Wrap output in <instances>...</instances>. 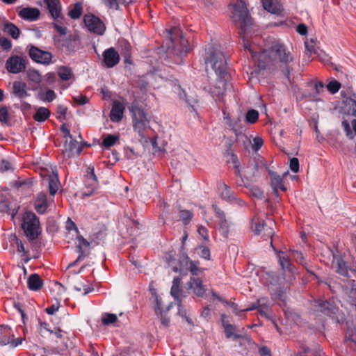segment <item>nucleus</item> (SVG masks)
<instances>
[{
    "label": "nucleus",
    "instance_id": "nucleus-1",
    "mask_svg": "<svg viewBox=\"0 0 356 356\" xmlns=\"http://www.w3.org/2000/svg\"><path fill=\"white\" fill-rule=\"evenodd\" d=\"M245 50H248L252 58L258 63V66L264 68L267 65L289 70V65L293 62L294 58L290 50L280 41H274L268 49H265L259 54L254 46L249 44L244 45Z\"/></svg>",
    "mask_w": 356,
    "mask_h": 356
},
{
    "label": "nucleus",
    "instance_id": "nucleus-25",
    "mask_svg": "<svg viewBox=\"0 0 356 356\" xmlns=\"http://www.w3.org/2000/svg\"><path fill=\"white\" fill-rule=\"evenodd\" d=\"M50 115V111L45 107H39L36 109L35 113L33 115V118L37 122H44Z\"/></svg>",
    "mask_w": 356,
    "mask_h": 356
},
{
    "label": "nucleus",
    "instance_id": "nucleus-16",
    "mask_svg": "<svg viewBox=\"0 0 356 356\" xmlns=\"http://www.w3.org/2000/svg\"><path fill=\"white\" fill-rule=\"evenodd\" d=\"M265 10L274 14H278L283 10L282 6L277 0H261Z\"/></svg>",
    "mask_w": 356,
    "mask_h": 356
},
{
    "label": "nucleus",
    "instance_id": "nucleus-56",
    "mask_svg": "<svg viewBox=\"0 0 356 356\" xmlns=\"http://www.w3.org/2000/svg\"><path fill=\"white\" fill-rule=\"evenodd\" d=\"M197 232H198L199 234L201 235L204 239H205V240L209 239V234H208V230L207 229V228H205L203 226H200L198 227Z\"/></svg>",
    "mask_w": 356,
    "mask_h": 356
},
{
    "label": "nucleus",
    "instance_id": "nucleus-22",
    "mask_svg": "<svg viewBox=\"0 0 356 356\" xmlns=\"http://www.w3.org/2000/svg\"><path fill=\"white\" fill-rule=\"evenodd\" d=\"M26 84L22 81H15L13 85V92L19 98H24L28 96L26 90Z\"/></svg>",
    "mask_w": 356,
    "mask_h": 356
},
{
    "label": "nucleus",
    "instance_id": "nucleus-51",
    "mask_svg": "<svg viewBox=\"0 0 356 356\" xmlns=\"http://www.w3.org/2000/svg\"><path fill=\"white\" fill-rule=\"evenodd\" d=\"M73 99L76 103H77L79 105L86 104L88 101V98L82 95H78L76 96H74L73 97Z\"/></svg>",
    "mask_w": 356,
    "mask_h": 356
},
{
    "label": "nucleus",
    "instance_id": "nucleus-27",
    "mask_svg": "<svg viewBox=\"0 0 356 356\" xmlns=\"http://www.w3.org/2000/svg\"><path fill=\"white\" fill-rule=\"evenodd\" d=\"M26 76L29 81L35 84H40L42 81V76L40 73L33 68H29L27 70Z\"/></svg>",
    "mask_w": 356,
    "mask_h": 356
},
{
    "label": "nucleus",
    "instance_id": "nucleus-2",
    "mask_svg": "<svg viewBox=\"0 0 356 356\" xmlns=\"http://www.w3.org/2000/svg\"><path fill=\"white\" fill-rule=\"evenodd\" d=\"M205 61L206 64H211V67L218 76L219 83L224 87L225 83L223 80L226 79L227 76L225 56L220 49L211 47L206 50Z\"/></svg>",
    "mask_w": 356,
    "mask_h": 356
},
{
    "label": "nucleus",
    "instance_id": "nucleus-14",
    "mask_svg": "<svg viewBox=\"0 0 356 356\" xmlns=\"http://www.w3.org/2000/svg\"><path fill=\"white\" fill-rule=\"evenodd\" d=\"M124 108V105L122 103L118 101L114 102L110 113L111 120L120 122L123 117Z\"/></svg>",
    "mask_w": 356,
    "mask_h": 356
},
{
    "label": "nucleus",
    "instance_id": "nucleus-48",
    "mask_svg": "<svg viewBox=\"0 0 356 356\" xmlns=\"http://www.w3.org/2000/svg\"><path fill=\"white\" fill-rule=\"evenodd\" d=\"M199 263L197 261H191L190 262L189 269L193 275H197L201 272V269L198 267Z\"/></svg>",
    "mask_w": 356,
    "mask_h": 356
},
{
    "label": "nucleus",
    "instance_id": "nucleus-57",
    "mask_svg": "<svg viewBox=\"0 0 356 356\" xmlns=\"http://www.w3.org/2000/svg\"><path fill=\"white\" fill-rule=\"evenodd\" d=\"M305 48L307 50V54H312V53L315 52L314 44L312 41H311V42L306 41L305 42Z\"/></svg>",
    "mask_w": 356,
    "mask_h": 356
},
{
    "label": "nucleus",
    "instance_id": "nucleus-37",
    "mask_svg": "<svg viewBox=\"0 0 356 356\" xmlns=\"http://www.w3.org/2000/svg\"><path fill=\"white\" fill-rule=\"evenodd\" d=\"M259 118V113L256 110H250L245 116V120L247 122L253 124L257 122Z\"/></svg>",
    "mask_w": 356,
    "mask_h": 356
},
{
    "label": "nucleus",
    "instance_id": "nucleus-35",
    "mask_svg": "<svg viewBox=\"0 0 356 356\" xmlns=\"http://www.w3.org/2000/svg\"><path fill=\"white\" fill-rule=\"evenodd\" d=\"M181 283V279L179 277H175L172 282V286L171 288V295L175 298L179 299L180 295L179 286Z\"/></svg>",
    "mask_w": 356,
    "mask_h": 356
},
{
    "label": "nucleus",
    "instance_id": "nucleus-7",
    "mask_svg": "<svg viewBox=\"0 0 356 356\" xmlns=\"http://www.w3.org/2000/svg\"><path fill=\"white\" fill-rule=\"evenodd\" d=\"M83 21L86 26L90 32L97 35H102L104 33L106 27L99 18L92 15H86L84 16Z\"/></svg>",
    "mask_w": 356,
    "mask_h": 356
},
{
    "label": "nucleus",
    "instance_id": "nucleus-39",
    "mask_svg": "<svg viewBox=\"0 0 356 356\" xmlns=\"http://www.w3.org/2000/svg\"><path fill=\"white\" fill-rule=\"evenodd\" d=\"M340 88L341 83L336 80H332L330 81L329 83L327 85V90L332 94H335L336 92H337Z\"/></svg>",
    "mask_w": 356,
    "mask_h": 356
},
{
    "label": "nucleus",
    "instance_id": "nucleus-6",
    "mask_svg": "<svg viewBox=\"0 0 356 356\" xmlns=\"http://www.w3.org/2000/svg\"><path fill=\"white\" fill-rule=\"evenodd\" d=\"M24 337H18L15 339V335L12 329L8 325H0V345H10L15 348L22 343Z\"/></svg>",
    "mask_w": 356,
    "mask_h": 356
},
{
    "label": "nucleus",
    "instance_id": "nucleus-62",
    "mask_svg": "<svg viewBox=\"0 0 356 356\" xmlns=\"http://www.w3.org/2000/svg\"><path fill=\"white\" fill-rule=\"evenodd\" d=\"M252 193L256 197L261 198L263 195V192L258 188L253 187L252 188Z\"/></svg>",
    "mask_w": 356,
    "mask_h": 356
},
{
    "label": "nucleus",
    "instance_id": "nucleus-3",
    "mask_svg": "<svg viewBox=\"0 0 356 356\" xmlns=\"http://www.w3.org/2000/svg\"><path fill=\"white\" fill-rule=\"evenodd\" d=\"M130 111L131 113L132 124L134 131L141 138H145L150 128L149 118L143 108L135 107L131 108Z\"/></svg>",
    "mask_w": 356,
    "mask_h": 356
},
{
    "label": "nucleus",
    "instance_id": "nucleus-36",
    "mask_svg": "<svg viewBox=\"0 0 356 356\" xmlns=\"http://www.w3.org/2000/svg\"><path fill=\"white\" fill-rule=\"evenodd\" d=\"M222 325L225 329V336L227 338L230 337H234L235 339L239 338L240 335L236 334L234 333L235 332V327L231 324H229L228 323L222 321Z\"/></svg>",
    "mask_w": 356,
    "mask_h": 356
},
{
    "label": "nucleus",
    "instance_id": "nucleus-26",
    "mask_svg": "<svg viewBox=\"0 0 356 356\" xmlns=\"http://www.w3.org/2000/svg\"><path fill=\"white\" fill-rule=\"evenodd\" d=\"M102 323L104 325H119V320L116 314L104 313L102 316Z\"/></svg>",
    "mask_w": 356,
    "mask_h": 356
},
{
    "label": "nucleus",
    "instance_id": "nucleus-52",
    "mask_svg": "<svg viewBox=\"0 0 356 356\" xmlns=\"http://www.w3.org/2000/svg\"><path fill=\"white\" fill-rule=\"evenodd\" d=\"M40 333L42 335H44L47 332L52 334L53 332L49 329V325L46 323H40L39 327Z\"/></svg>",
    "mask_w": 356,
    "mask_h": 356
},
{
    "label": "nucleus",
    "instance_id": "nucleus-4",
    "mask_svg": "<svg viewBox=\"0 0 356 356\" xmlns=\"http://www.w3.org/2000/svg\"><path fill=\"white\" fill-rule=\"evenodd\" d=\"M21 226L29 239H35L40 233L39 220L33 212L27 211L22 215Z\"/></svg>",
    "mask_w": 356,
    "mask_h": 356
},
{
    "label": "nucleus",
    "instance_id": "nucleus-58",
    "mask_svg": "<svg viewBox=\"0 0 356 356\" xmlns=\"http://www.w3.org/2000/svg\"><path fill=\"white\" fill-rule=\"evenodd\" d=\"M298 33L302 35H305L307 33V27L304 24H300L297 26L296 29Z\"/></svg>",
    "mask_w": 356,
    "mask_h": 356
},
{
    "label": "nucleus",
    "instance_id": "nucleus-9",
    "mask_svg": "<svg viewBox=\"0 0 356 356\" xmlns=\"http://www.w3.org/2000/svg\"><path fill=\"white\" fill-rule=\"evenodd\" d=\"M251 229L258 235H262V237L271 238L273 234V229L267 227L264 220L258 217L253 218L251 224Z\"/></svg>",
    "mask_w": 356,
    "mask_h": 356
},
{
    "label": "nucleus",
    "instance_id": "nucleus-64",
    "mask_svg": "<svg viewBox=\"0 0 356 356\" xmlns=\"http://www.w3.org/2000/svg\"><path fill=\"white\" fill-rule=\"evenodd\" d=\"M261 356H271L270 350L266 347H262L259 349Z\"/></svg>",
    "mask_w": 356,
    "mask_h": 356
},
{
    "label": "nucleus",
    "instance_id": "nucleus-60",
    "mask_svg": "<svg viewBox=\"0 0 356 356\" xmlns=\"http://www.w3.org/2000/svg\"><path fill=\"white\" fill-rule=\"evenodd\" d=\"M57 112L59 114V118H64L67 113V108L63 106H58L57 108Z\"/></svg>",
    "mask_w": 356,
    "mask_h": 356
},
{
    "label": "nucleus",
    "instance_id": "nucleus-54",
    "mask_svg": "<svg viewBox=\"0 0 356 356\" xmlns=\"http://www.w3.org/2000/svg\"><path fill=\"white\" fill-rule=\"evenodd\" d=\"M0 44L5 49H10L12 47L11 42L6 38H0Z\"/></svg>",
    "mask_w": 356,
    "mask_h": 356
},
{
    "label": "nucleus",
    "instance_id": "nucleus-28",
    "mask_svg": "<svg viewBox=\"0 0 356 356\" xmlns=\"http://www.w3.org/2000/svg\"><path fill=\"white\" fill-rule=\"evenodd\" d=\"M9 242L10 245L13 247V248H16L17 251L19 253L25 254V248L22 242L17 237L15 234H12L9 237Z\"/></svg>",
    "mask_w": 356,
    "mask_h": 356
},
{
    "label": "nucleus",
    "instance_id": "nucleus-29",
    "mask_svg": "<svg viewBox=\"0 0 356 356\" xmlns=\"http://www.w3.org/2000/svg\"><path fill=\"white\" fill-rule=\"evenodd\" d=\"M57 73L60 79L63 81L70 80L73 76L71 69L65 66L58 67Z\"/></svg>",
    "mask_w": 356,
    "mask_h": 356
},
{
    "label": "nucleus",
    "instance_id": "nucleus-30",
    "mask_svg": "<svg viewBox=\"0 0 356 356\" xmlns=\"http://www.w3.org/2000/svg\"><path fill=\"white\" fill-rule=\"evenodd\" d=\"M120 138L119 134H108L103 138L102 145L104 147L108 148L113 146Z\"/></svg>",
    "mask_w": 356,
    "mask_h": 356
},
{
    "label": "nucleus",
    "instance_id": "nucleus-21",
    "mask_svg": "<svg viewBox=\"0 0 356 356\" xmlns=\"http://www.w3.org/2000/svg\"><path fill=\"white\" fill-rule=\"evenodd\" d=\"M28 287L32 291H38L43 285L42 280L38 274L31 275L27 280Z\"/></svg>",
    "mask_w": 356,
    "mask_h": 356
},
{
    "label": "nucleus",
    "instance_id": "nucleus-11",
    "mask_svg": "<svg viewBox=\"0 0 356 356\" xmlns=\"http://www.w3.org/2000/svg\"><path fill=\"white\" fill-rule=\"evenodd\" d=\"M82 147L79 142L74 140L72 137L70 139H65L63 153L67 157H74L79 155Z\"/></svg>",
    "mask_w": 356,
    "mask_h": 356
},
{
    "label": "nucleus",
    "instance_id": "nucleus-50",
    "mask_svg": "<svg viewBox=\"0 0 356 356\" xmlns=\"http://www.w3.org/2000/svg\"><path fill=\"white\" fill-rule=\"evenodd\" d=\"M290 168L293 172H298L299 170V161L297 158H293L290 160Z\"/></svg>",
    "mask_w": 356,
    "mask_h": 356
},
{
    "label": "nucleus",
    "instance_id": "nucleus-61",
    "mask_svg": "<svg viewBox=\"0 0 356 356\" xmlns=\"http://www.w3.org/2000/svg\"><path fill=\"white\" fill-rule=\"evenodd\" d=\"M180 33V29L177 27H173L172 29H171L170 31H169V33L168 34L170 35V39L172 40V41L173 40V38L172 37L174 35H179Z\"/></svg>",
    "mask_w": 356,
    "mask_h": 356
},
{
    "label": "nucleus",
    "instance_id": "nucleus-47",
    "mask_svg": "<svg viewBox=\"0 0 356 356\" xmlns=\"http://www.w3.org/2000/svg\"><path fill=\"white\" fill-rule=\"evenodd\" d=\"M13 168L12 163L8 160H1L0 161V171L6 172Z\"/></svg>",
    "mask_w": 356,
    "mask_h": 356
},
{
    "label": "nucleus",
    "instance_id": "nucleus-59",
    "mask_svg": "<svg viewBox=\"0 0 356 356\" xmlns=\"http://www.w3.org/2000/svg\"><path fill=\"white\" fill-rule=\"evenodd\" d=\"M291 256L298 262H302L303 260V255L300 252L293 251Z\"/></svg>",
    "mask_w": 356,
    "mask_h": 356
},
{
    "label": "nucleus",
    "instance_id": "nucleus-63",
    "mask_svg": "<svg viewBox=\"0 0 356 356\" xmlns=\"http://www.w3.org/2000/svg\"><path fill=\"white\" fill-rule=\"evenodd\" d=\"M54 27L59 33H60L62 35H65L67 33V28L66 27L60 26L57 24H54Z\"/></svg>",
    "mask_w": 356,
    "mask_h": 356
},
{
    "label": "nucleus",
    "instance_id": "nucleus-31",
    "mask_svg": "<svg viewBox=\"0 0 356 356\" xmlns=\"http://www.w3.org/2000/svg\"><path fill=\"white\" fill-rule=\"evenodd\" d=\"M76 245L81 252V254L78 257L77 259V260H79L88 250L90 244L83 236H77Z\"/></svg>",
    "mask_w": 356,
    "mask_h": 356
},
{
    "label": "nucleus",
    "instance_id": "nucleus-34",
    "mask_svg": "<svg viewBox=\"0 0 356 356\" xmlns=\"http://www.w3.org/2000/svg\"><path fill=\"white\" fill-rule=\"evenodd\" d=\"M4 31L10 35L14 39H17L19 35V29L11 23H7L5 24Z\"/></svg>",
    "mask_w": 356,
    "mask_h": 356
},
{
    "label": "nucleus",
    "instance_id": "nucleus-12",
    "mask_svg": "<svg viewBox=\"0 0 356 356\" xmlns=\"http://www.w3.org/2000/svg\"><path fill=\"white\" fill-rule=\"evenodd\" d=\"M85 184L88 191H85L83 194L86 196L92 195L97 188V179L94 173V168L88 167L87 168V175L85 179Z\"/></svg>",
    "mask_w": 356,
    "mask_h": 356
},
{
    "label": "nucleus",
    "instance_id": "nucleus-44",
    "mask_svg": "<svg viewBox=\"0 0 356 356\" xmlns=\"http://www.w3.org/2000/svg\"><path fill=\"white\" fill-rule=\"evenodd\" d=\"M264 140L261 137L257 136L252 139V149L254 152H257L263 145Z\"/></svg>",
    "mask_w": 356,
    "mask_h": 356
},
{
    "label": "nucleus",
    "instance_id": "nucleus-24",
    "mask_svg": "<svg viewBox=\"0 0 356 356\" xmlns=\"http://www.w3.org/2000/svg\"><path fill=\"white\" fill-rule=\"evenodd\" d=\"M49 193L51 195H54L60 187V182L57 174L54 172L52 175L48 177Z\"/></svg>",
    "mask_w": 356,
    "mask_h": 356
},
{
    "label": "nucleus",
    "instance_id": "nucleus-55",
    "mask_svg": "<svg viewBox=\"0 0 356 356\" xmlns=\"http://www.w3.org/2000/svg\"><path fill=\"white\" fill-rule=\"evenodd\" d=\"M59 309V303L54 304L51 306L46 308L45 311L48 314L53 315L56 312H58Z\"/></svg>",
    "mask_w": 356,
    "mask_h": 356
},
{
    "label": "nucleus",
    "instance_id": "nucleus-40",
    "mask_svg": "<svg viewBox=\"0 0 356 356\" xmlns=\"http://www.w3.org/2000/svg\"><path fill=\"white\" fill-rule=\"evenodd\" d=\"M341 124L345 131L346 136L349 139L353 140L355 138V134L351 129L349 122L345 120L342 122Z\"/></svg>",
    "mask_w": 356,
    "mask_h": 356
},
{
    "label": "nucleus",
    "instance_id": "nucleus-32",
    "mask_svg": "<svg viewBox=\"0 0 356 356\" xmlns=\"http://www.w3.org/2000/svg\"><path fill=\"white\" fill-rule=\"evenodd\" d=\"M280 264L283 269H286L289 272H292L291 264L290 263L289 256L284 252H280L278 254Z\"/></svg>",
    "mask_w": 356,
    "mask_h": 356
},
{
    "label": "nucleus",
    "instance_id": "nucleus-13",
    "mask_svg": "<svg viewBox=\"0 0 356 356\" xmlns=\"http://www.w3.org/2000/svg\"><path fill=\"white\" fill-rule=\"evenodd\" d=\"M103 60L108 67H113L120 61V55L114 48L106 49L103 53Z\"/></svg>",
    "mask_w": 356,
    "mask_h": 356
},
{
    "label": "nucleus",
    "instance_id": "nucleus-53",
    "mask_svg": "<svg viewBox=\"0 0 356 356\" xmlns=\"http://www.w3.org/2000/svg\"><path fill=\"white\" fill-rule=\"evenodd\" d=\"M119 0H103L104 3L109 8L117 9Z\"/></svg>",
    "mask_w": 356,
    "mask_h": 356
},
{
    "label": "nucleus",
    "instance_id": "nucleus-38",
    "mask_svg": "<svg viewBox=\"0 0 356 356\" xmlns=\"http://www.w3.org/2000/svg\"><path fill=\"white\" fill-rule=\"evenodd\" d=\"M193 218V214L188 210H181L179 212V220L184 224H188Z\"/></svg>",
    "mask_w": 356,
    "mask_h": 356
},
{
    "label": "nucleus",
    "instance_id": "nucleus-41",
    "mask_svg": "<svg viewBox=\"0 0 356 356\" xmlns=\"http://www.w3.org/2000/svg\"><path fill=\"white\" fill-rule=\"evenodd\" d=\"M216 216L218 218L219 225H220V227L225 232H227L228 222H227V220L225 218V215H224L223 212L220 211H216Z\"/></svg>",
    "mask_w": 356,
    "mask_h": 356
},
{
    "label": "nucleus",
    "instance_id": "nucleus-18",
    "mask_svg": "<svg viewBox=\"0 0 356 356\" xmlns=\"http://www.w3.org/2000/svg\"><path fill=\"white\" fill-rule=\"evenodd\" d=\"M19 16L25 19L35 20L40 15V11L34 8H24L19 13Z\"/></svg>",
    "mask_w": 356,
    "mask_h": 356
},
{
    "label": "nucleus",
    "instance_id": "nucleus-19",
    "mask_svg": "<svg viewBox=\"0 0 356 356\" xmlns=\"http://www.w3.org/2000/svg\"><path fill=\"white\" fill-rule=\"evenodd\" d=\"M47 3L49 12L52 17L55 19L60 16L61 8L59 0H44Z\"/></svg>",
    "mask_w": 356,
    "mask_h": 356
},
{
    "label": "nucleus",
    "instance_id": "nucleus-49",
    "mask_svg": "<svg viewBox=\"0 0 356 356\" xmlns=\"http://www.w3.org/2000/svg\"><path fill=\"white\" fill-rule=\"evenodd\" d=\"M8 110L5 107L0 108V122L2 123L8 122Z\"/></svg>",
    "mask_w": 356,
    "mask_h": 356
},
{
    "label": "nucleus",
    "instance_id": "nucleus-33",
    "mask_svg": "<svg viewBox=\"0 0 356 356\" xmlns=\"http://www.w3.org/2000/svg\"><path fill=\"white\" fill-rule=\"evenodd\" d=\"M38 97L39 99L43 102H51L56 99V95L54 90L48 89L39 92Z\"/></svg>",
    "mask_w": 356,
    "mask_h": 356
},
{
    "label": "nucleus",
    "instance_id": "nucleus-23",
    "mask_svg": "<svg viewBox=\"0 0 356 356\" xmlns=\"http://www.w3.org/2000/svg\"><path fill=\"white\" fill-rule=\"evenodd\" d=\"M47 208V197L44 193H40L35 202V209L39 213H44Z\"/></svg>",
    "mask_w": 356,
    "mask_h": 356
},
{
    "label": "nucleus",
    "instance_id": "nucleus-46",
    "mask_svg": "<svg viewBox=\"0 0 356 356\" xmlns=\"http://www.w3.org/2000/svg\"><path fill=\"white\" fill-rule=\"evenodd\" d=\"M198 254L207 260L210 259V250L208 248L202 246L198 249Z\"/></svg>",
    "mask_w": 356,
    "mask_h": 356
},
{
    "label": "nucleus",
    "instance_id": "nucleus-10",
    "mask_svg": "<svg viewBox=\"0 0 356 356\" xmlns=\"http://www.w3.org/2000/svg\"><path fill=\"white\" fill-rule=\"evenodd\" d=\"M29 56L33 61L38 63L49 65L51 63V54L49 51H42L35 47H32L29 49Z\"/></svg>",
    "mask_w": 356,
    "mask_h": 356
},
{
    "label": "nucleus",
    "instance_id": "nucleus-8",
    "mask_svg": "<svg viewBox=\"0 0 356 356\" xmlns=\"http://www.w3.org/2000/svg\"><path fill=\"white\" fill-rule=\"evenodd\" d=\"M6 67L10 73H19L26 68V60L18 56H11L6 60Z\"/></svg>",
    "mask_w": 356,
    "mask_h": 356
},
{
    "label": "nucleus",
    "instance_id": "nucleus-42",
    "mask_svg": "<svg viewBox=\"0 0 356 356\" xmlns=\"http://www.w3.org/2000/svg\"><path fill=\"white\" fill-rule=\"evenodd\" d=\"M345 104L349 107L348 114L356 116V101L353 99H347Z\"/></svg>",
    "mask_w": 356,
    "mask_h": 356
},
{
    "label": "nucleus",
    "instance_id": "nucleus-17",
    "mask_svg": "<svg viewBox=\"0 0 356 356\" xmlns=\"http://www.w3.org/2000/svg\"><path fill=\"white\" fill-rule=\"evenodd\" d=\"M218 191L221 197L227 201H232L236 198L230 188L224 182L218 183Z\"/></svg>",
    "mask_w": 356,
    "mask_h": 356
},
{
    "label": "nucleus",
    "instance_id": "nucleus-45",
    "mask_svg": "<svg viewBox=\"0 0 356 356\" xmlns=\"http://www.w3.org/2000/svg\"><path fill=\"white\" fill-rule=\"evenodd\" d=\"M56 81V76L54 72H48L44 76V81L46 85H53Z\"/></svg>",
    "mask_w": 356,
    "mask_h": 356
},
{
    "label": "nucleus",
    "instance_id": "nucleus-15",
    "mask_svg": "<svg viewBox=\"0 0 356 356\" xmlns=\"http://www.w3.org/2000/svg\"><path fill=\"white\" fill-rule=\"evenodd\" d=\"M287 175H289V172H284L282 176L275 173H270V184L275 193H277L279 190L282 191H286L283 178Z\"/></svg>",
    "mask_w": 356,
    "mask_h": 356
},
{
    "label": "nucleus",
    "instance_id": "nucleus-20",
    "mask_svg": "<svg viewBox=\"0 0 356 356\" xmlns=\"http://www.w3.org/2000/svg\"><path fill=\"white\" fill-rule=\"evenodd\" d=\"M188 287L193 290L195 294L202 296L205 292L202 281L199 278H191L188 283Z\"/></svg>",
    "mask_w": 356,
    "mask_h": 356
},
{
    "label": "nucleus",
    "instance_id": "nucleus-43",
    "mask_svg": "<svg viewBox=\"0 0 356 356\" xmlns=\"http://www.w3.org/2000/svg\"><path fill=\"white\" fill-rule=\"evenodd\" d=\"M69 16L72 19H77L81 14V6L80 4L76 3L74 8L69 11Z\"/></svg>",
    "mask_w": 356,
    "mask_h": 356
},
{
    "label": "nucleus",
    "instance_id": "nucleus-5",
    "mask_svg": "<svg viewBox=\"0 0 356 356\" xmlns=\"http://www.w3.org/2000/svg\"><path fill=\"white\" fill-rule=\"evenodd\" d=\"M232 19L240 24L241 28L245 31V27L252 24L251 18L243 0H238L233 6Z\"/></svg>",
    "mask_w": 356,
    "mask_h": 356
}]
</instances>
